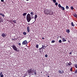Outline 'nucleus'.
<instances>
[{"label":"nucleus","instance_id":"nucleus-1","mask_svg":"<svg viewBox=\"0 0 77 77\" xmlns=\"http://www.w3.org/2000/svg\"><path fill=\"white\" fill-rule=\"evenodd\" d=\"M28 74H32V75H37V71L35 69H33L31 68L28 71Z\"/></svg>","mask_w":77,"mask_h":77},{"label":"nucleus","instance_id":"nucleus-2","mask_svg":"<svg viewBox=\"0 0 77 77\" xmlns=\"http://www.w3.org/2000/svg\"><path fill=\"white\" fill-rule=\"evenodd\" d=\"M33 17H30V14H28L26 17V20L28 23H29L30 21H31V20L33 19Z\"/></svg>","mask_w":77,"mask_h":77},{"label":"nucleus","instance_id":"nucleus-3","mask_svg":"<svg viewBox=\"0 0 77 77\" xmlns=\"http://www.w3.org/2000/svg\"><path fill=\"white\" fill-rule=\"evenodd\" d=\"M11 47L13 48L14 50H15V51H16L17 52H18V51H19V50H18V48H17V46H15V45H12Z\"/></svg>","mask_w":77,"mask_h":77},{"label":"nucleus","instance_id":"nucleus-4","mask_svg":"<svg viewBox=\"0 0 77 77\" xmlns=\"http://www.w3.org/2000/svg\"><path fill=\"white\" fill-rule=\"evenodd\" d=\"M45 14L46 15H53V12H52L51 14L49 13V10H47L45 12Z\"/></svg>","mask_w":77,"mask_h":77},{"label":"nucleus","instance_id":"nucleus-5","mask_svg":"<svg viewBox=\"0 0 77 77\" xmlns=\"http://www.w3.org/2000/svg\"><path fill=\"white\" fill-rule=\"evenodd\" d=\"M27 40H25L22 42L23 45H27Z\"/></svg>","mask_w":77,"mask_h":77},{"label":"nucleus","instance_id":"nucleus-6","mask_svg":"<svg viewBox=\"0 0 77 77\" xmlns=\"http://www.w3.org/2000/svg\"><path fill=\"white\" fill-rule=\"evenodd\" d=\"M58 72L59 73V74H63V73H64V72L63 71V70H59L58 71Z\"/></svg>","mask_w":77,"mask_h":77},{"label":"nucleus","instance_id":"nucleus-7","mask_svg":"<svg viewBox=\"0 0 77 77\" xmlns=\"http://www.w3.org/2000/svg\"><path fill=\"white\" fill-rule=\"evenodd\" d=\"M1 36H2V37H5L6 36V33H3L1 35Z\"/></svg>","mask_w":77,"mask_h":77},{"label":"nucleus","instance_id":"nucleus-8","mask_svg":"<svg viewBox=\"0 0 77 77\" xmlns=\"http://www.w3.org/2000/svg\"><path fill=\"white\" fill-rule=\"evenodd\" d=\"M27 31L28 32H30V28L29 26L27 27Z\"/></svg>","mask_w":77,"mask_h":77},{"label":"nucleus","instance_id":"nucleus-9","mask_svg":"<svg viewBox=\"0 0 77 77\" xmlns=\"http://www.w3.org/2000/svg\"><path fill=\"white\" fill-rule=\"evenodd\" d=\"M67 63L68 64L69 66H71V65H72V63H71V62H69V63H68V62H67Z\"/></svg>","mask_w":77,"mask_h":77},{"label":"nucleus","instance_id":"nucleus-10","mask_svg":"<svg viewBox=\"0 0 77 77\" xmlns=\"http://www.w3.org/2000/svg\"><path fill=\"white\" fill-rule=\"evenodd\" d=\"M3 20L2 19V17L0 16V23H2V22H3Z\"/></svg>","mask_w":77,"mask_h":77},{"label":"nucleus","instance_id":"nucleus-11","mask_svg":"<svg viewBox=\"0 0 77 77\" xmlns=\"http://www.w3.org/2000/svg\"><path fill=\"white\" fill-rule=\"evenodd\" d=\"M66 41V40L65 39V38H62V42H65Z\"/></svg>","mask_w":77,"mask_h":77},{"label":"nucleus","instance_id":"nucleus-12","mask_svg":"<svg viewBox=\"0 0 77 77\" xmlns=\"http://www.w3.org/2000/svg\"><path fill=\"white\" fill-rule=\"evenodd\" d=\"M0 15H1L2 16V17H5V14H3L2 13H0Z\"/></svg>","mask_w":77,"mask_h":77},{"label":"nucleus","instance_id":"nucleus-13","mask_svg":"<svg viewBox=\"0 0 77 77\" xmlns=\"http://www.w3.org/2000/svg\"><path fill=\"white\" fill-rule=\"evenodd\" d=\"M73 15L75 18H77V15L75 14H73Z\"/></svg>","mask_w":77,"mask_h":77},{"label":"nucleus","instance_id":"nucleus-14","mask_svg":"<svg viewBox=\"0 0 77 77\" xmlns=\"http://www.w3.org/2000/svg\"><path fill=\"white\" fill-rule=\"evenodd\" d=\"M37 17H38V16L36 14L35 15L34 17V19L35 20H36V18H37Z\"/></svg>","mask_w":77,"mask_h":77},{"label":"nucleus","instance_id":"nucleus-15","mask_svg":"<svg viewBox=\"0 0 77 77\" xmlns=\"http://www.w3.org/2000/svg\"><path fill=\"white\" fill-rule=\"evenodd\" d=\"M66 32H67L68 33H69V32H70V31L69 30V29H66Z\"/></svg>","mask_w":77,"mask_h":77},{"label":"nucleus","instance_id":"nucleus-16","mask_svg":"<svg viewBox=\"0 0 77 77\" xmlns=\"http://www.w3.org/2000/svg\"><path fill=\"white\" fill-rule=\"evenodd\" d=\"M71 25L72 26H73V27H74V26H75V25L74 24V23H73V22H72Z\"/></svg>","mask_w":77,"mask_h":77},{"label":"nucleus","instance_id":"nucleus-17","mask_svg":"<svg viewBox=\"0 0 77 77\" xmlns=\"http://www.w3.org/2000/svg\"><path fill=\"white\" fill-rule=\"evenodd\" d=\"M42 48L43 49H45V48L46 47H45V46H43V45H42Z\"/></svg>","mask_w":77,"mask_h":77},{"label":"nucleus","instance_id":"nucleus-18","mask_svg":"<svg viewBox=\"0 0 77 77\" xmlns=\"http://www.w3.org/2000/svg\"><path fill=\"white\" fill-rule=\"evenodd\" d=\"M26 15H27V13H23V16H26Z\"/></svg>","mask_w":77,"mask_h":77},{"label":"nucleus","instance_id":"nucleus-19","mask_svg":"<svg viewBox=\"0 0 77 77\" xmlns=\"http://www.w3.org/2000/svg\"><path fill=\"white\" fill-rule=\"evenodd\" d=\"M30 15L31 16H33V15H34L33 13L32 12H31L30 13Z\"/></svg>","mask_w":77,"mask_h":77},{"label":"nucleus","instance_id":"nucleus-20","mask_svg":"<svg viewBox=\"0 0 77 77\" xmlns=\"http://www.w3.org/2000/svg\"><path fill=\"white\" fill-rule=\"evenodd\" d=\"M61 9L63 10V11H64L65 10V8L63 7H61Z\"/></svg>","mask_w":77,"mask_h":77},{"label":"nucleus","instance_id":"nucleus-21","mask_svg":"<svg viewBox=\"0 0 77 77\" xmlns=\"http://www.w3.org/2000/svg\"><path fill=\"white\" fill-rule=\"evenodd\" d=\"M13 22L14 23H15V24H16V23H17V20H13Z\"/></svg>","mask_w":77,"mask_h":77},{"label":"nucleus","instance_id":"nucleus-22","mask_svg":"<svg viewBox=\"0 0 77 77\" xmlns=\"http://www.w3.org/2000/svg\"><path fill=\"white\" fill-rule=\"evenodd\" d=\"M23 34L24 35H26L27 33L26 32H23Z\"/></svg>","mask_w":77,"mask_h":77},{"label":"nucleus","instance_id":"nucleus-23","mask_svg":"<svg viewBox=\"0 0 77 77\" xmlns=\"http://www.w3.org/2000/svg\"><path fill=\"white\" fill-rule=\"evenodd\" d=\"M58 6L59 8H61L62 7L61 6V5H60V4H59L58 5Z\"/></svg>","mask_w":77,"mask_h":77},{"label":"nucleus","instance_id":"nucleus-24","mask_svg":"<svg viewBox=\"0 0 77 77\" xmlns=\"http://www.w3.org/2000/svg\"><path fill=\"white\" fill-rule=\"evenodd\" d=\"M66 9H69V7H68V5H67L66 7Z\"/></svg>","mask_w":77,"mask_h":77},{"label":"nucleus","instance_id":"nucleus-25","mask_svg":"<svg viewBox=\"0 0 77 77\" xmlns=\"http://www.w3.org/2000/svg\"><path fill=\"white\" fill-rule=\"evenodd\" d=\"M36 45V48H38V47H39V45L37 44Z\"/></svg>","mask_w":77,"mask_h":77},{"label":"nucleus","instance_id":"nucleus-26","mask_svg":"<svg viewBox=\"0 0 77 77\" xmlns=\"http://www.w3.org/2000/svg\"><path fill=\"white\" fill-rule=\"evenodd\" d=\"M51 43H54V42H55V41H54V40H52L51 42Z\"/></svg>","mask_w":77,"mask_h":77},{"label":"nucleus","instance_id":"nucleus-27","mask_svg":"<svg viewBox=\"0 0 77 77\" xmlns=\"http://www.w3.org/2000/svg\"><path fill=\"white\" fill-rule=\"evenodd\" d=\"M59 43H62V40H60L59 41Z\"/></svg>","mask_w":77,"mask_h":77},{"label":"nucleus","instance_id":"nucleus-28","mask_svg":"<svg viewBox=\"0 0 77 77\" xmlns=\"http://www.w3.org/2000/svg\"><path fill=\"white\" fill-rule=\"evenodd\" d=\"M1 77H4V75L3 74L1 75L0 76Z\"/></svg>","mask_w":77,"mask_h":77},{"label":"nucleus","instance_id":"nucleus-29","mask_svg":"<svg viewBox=\"0 0 77 77\" xmlns=\"http://www.w3.org/2000/svg\"><path fill=\"white\" fill-rule=\"evenodd\" d=\"M55 5L56 6H57V5H58V3H57V2H56L55 3Z\"/></svg>","mask_w":77,"mask_h":77},{"label":"nucleus","instance_id":"nucleus-30","mask_svg":"<svg viewBox=\"0 0 77 77\" xmlns=\"http://www.w3.org/2000/svg\"><path fill=\"white\" fill-rule=\"evenodd\" d=\"M77 70H75V74H77Z\"/></svg>","mask_w":77,"mask_h":77},{"label":"nucleus","instance_id":"nucleus-31","mask_svg":"<svg viewBox=\"0 0 77 77\" xmlns=\"http://www.w3.org/2000/svg\"><path fill=\"white\" fill-rule=\"evenodd\" d=\"M53 1L54 3H56V0H53Z\"/></svg>","mask_w":77,"mask_h":77},{"label":"nucleus","instance_id":"nucleus-32","mask_svg":"<svg viewBox=\"0 0 77 77\" xmlns=\"http://www.w3.org/2000/svg\"><path fill=\"white\" fill-rule=\"evenodd\" d=\"M75 68H77V64H75Z\"/></svg>","mask_w":77,"mask_h":77},{"label":"nucleus","instance_id":"nucleus-33","mask_svg":"<svg viewBox=\"0 0 77 77\" xmlns=\"http://www.w3.org/2000/svg\"><path fill=\"white\" fill-rule=\"evenodd\" d=\"M71 9L72 10H73V6H71Z\"/></svg>","mask_w":77,"mask_h":77},{"label":"nucleus","instance_id":"nucleus-34","mask_svg":"<svg viewBox=\"0 0 77 77\" xmlns=\"http://www.w3.org/2000/svg\"><path fill=\"white\" fill-rule=\"evenodd\" d=\"M45 57H48V55H47V54H45Z\"/></svg>","mask_w":77,"mask_h":77},{"label":"nucleus","instance_id":"nucleus-35","mask_svg":"<svg viewBox=\"0 0 77 77\" xmlns=\"http://www.w3.org/2000/svg\"><path fill=\"white\" fill-rule=\"evenodd\" d=\"M70 71H72V68H71L70 69Z\"/></svg>","mask_w":77,"mask_h":77},{"label":"nucleus","instance_id":"nucleus-36","mask_svg":"<svg viewBox=\"0 0 77 77\" xmlns=\"http://www.w3.org/2000/svg\"><path fill=\"white\" fill-rule=\"evenodd\" d=\"M52 12H52V11H50V12H49V13H50V14H51Z\"/></svg>","mask_w":77,"mask_h":77},{"label":"nucleus","instance_id":"nucleus-37","mask_svg":"<svg viewBox=\"0 0 77 77\" xmlns=\"http://www.w3.org/2000/svg\"><path fill=\"white\" fill-rule=\"evenodd\" d=\"M2 73H3V72H1L0 73V76L2 74Z\"/></svg>","mask_w":77,"mask_h":77},{"label":"nucleus","instance_id":"nucleus-38","mask_svg":"<svg viewBox=\"0 0 77 77\" xmlns=\"http://www.w3.org/2000/svg\"><path fill=\"white\" fill-rule=\"evenodd\" d=\"M18 45H20V46H21V43H19L18 44Z\"/></svg>","mask_w":77,"mask_h":77},{"label":"nucleus","instance_id":"nucleus-39","mask_svg":"<svg viewBox=\"0 0 77 77\" xmlns=\"http://www.w3.org/2000/svg\"><path fill=\"white\" fill-rule=\"evenodd\" d=\"M14 41H16V40H17V38H14Z\"/></svg>","mask_w":77,"mask_h":77},{"label":"nucleus","instance_id":"nucleus-40","mask_svg":"<svg viewBox=\"0 0 77 77\" xmlns=\"http://www.w3.org/2000/svg\"><path fill=\"white\" fill-rule=\"evenodd\" d=\"M26 76H27V74H26L25 75H24L23 77H25Z\"/></svg>","mask_w":77,"mask_h":77},{"label":"nucleus","instance_id":"nucleus-41","mask_svg":"<svg viewBox=\"0 0 77 77\" xmlns=\"http://www.w3.org/2000/svg\"><path fill=\"white\" fill-rule=\"evenodd\" d=\"M1 2H4V0H1Z\"/></svg>","mask_w":77,"mask_h":77},{"label":"nucleus","instance_id":"nucleus-42","mask_svg":"<svg viewBox=\"0 0 77 77\" xmlns=\"http://www.w3.org/2000/svg\"><path fill=\"white\" fill-rule=\"evenodd\" d=\"M72 52H71L69 53V54H72Z\"/></svg>","mask_w":77,"mask_h":77},{"label":"nucleus","instance_id":"nucleus-43","mask_svg":"<svg viewBox=\"0 0 77 77\" xmlns=\"http://www.w3.org/2000/svg\"><path fill=\"white\" fill-rule=\"evenodd\" d=\"M42 48H40L39 49V50H41L42 49Z\"/></svg>","mask_w":77,"mask_h":77},{"label":"nucleus","instance_id":"nucleus-44","mask_svg":"<svg viewBox=\"0 0 77 77\" xmlns=\"http://www.w3.org/2000/svg\"><path fill=\"white\" fill-rule=\"evenodd\" d=\"M12 41H15V40L13 38L12 39Z\"/></svg>","mask_w":77,"mask_h":77},{"label":"nucleus","instance_id":"nucleus-45","mask_svg":"<svg viewBox=\"0 0 77 77\" xmlns=\"http://www.w3.org/2000/svg\"><path fill=\"white\" fill-rule=\"evenodd\" d=\"M60 38H62V37L61 36H60Z\"/></svg>","mask_w":77,"mask_h":77},{"label":"nucleus","instance_id":"nucleus-46","mask_svg":"<svg viewBox=\"0 0 77 77\" xmlns=\"http://www.w3.org/2000/svg\"><path fill=\"white\" fill-rule=\"evenodd\" d=\"M42 39H44V37L42 38Z\"/></svg>","mask_w":77,"mask_h":77},{"label":"nucleus","instance_id":"nucleus-47","mask_svg":"<svg viewBox=\"0 0 77 77\" xmlns=\"http://www.w3.org/2000/svg\"><path fill=\"white\" fill-rule=\"evenodd\" d=\"M59 38V36H58V39Z\"/></svg>","mask_w":77,"mask_h":77},{"label":"nucleus","instance_id":"nucleus-48","mask_svg":"<svg viewBox=\"0 0 77 77\" xmlns=\"http://www.w3.org/2000/svg\"><path fill=\"white\" fill-rule=\"evenodd\" d=\"M26 1H29V0H26Z\"/></svg>","mask_w":77,"mask_h":77},{"label":"nucleus","instance_id":"nucleus-49","mask_svg":"<svg viewBox=\"0 0 77 77\" xmlns=\"http://www.w3.org/2000/svg\"><path fill=\"white\" fill-rule=\"evenodd\" d=\"M28 24L29 25V24H30V23H28Z\"/></svg>","mask_w":77,"mask_h":77},{"label":"nucleus","instance_id":"nucleus-50","mask_svg":"<svg viewBox=\"0 0 77 77\" xmlns=\"http://www.w3.org/2000/svg\"><path fill=\"white\" fill-rule=\"evenodd\" d=\"M48 77H50V76H48Z\"/></svg>","mask_w":77,"mask_h":77},{"label":"nucleus","instance_id":"nucleus-51","mask_svg":"<svg viewBox=\"0 0 77 77\" xmlns=\"http://www.w3.org/2000/svg\"><path fill=\"white\" fill-rule=\"evenodd\" d=\"M69 42H70L69 41Z\"/></svg>","mask_w":77,"mask_h":77},{"label":"nucleus","instance_id":"nucleus-52","mask_svg":"<svg viewBox=\"0 0 77 77\" xmlns=\"http://www.w3.org/2000/svg\"><path fill=\"white\" fill-rule=\"evenodd\" d=\"M25 49H26V48H25Z\"/></svg>","mask_w":77,"mask_h":77}]
</instances>
